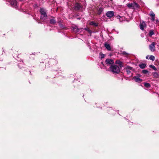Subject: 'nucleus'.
<instances>
[{
  "label": "nucleus",
  "instance_id": "obj_1",
  "mask_svg": "<svg viewBox=\"0 0 159 159\" xmlns=\"http://www.w3.org/2000/svg\"><path fill=\"white\" fill-rule=\"evenodd\" d=\"M110 70L114 73H118L120 72L119 67L116 65H111L110 67Z\"/></svg>",
  "mask_w": 159,
  "mask_h": 159
},
{
  "label": "nucleus",
  "instance_id": "obj_2",
  "mask_svg": "<svg viewBox=\"0 0 159 159\" xmlns=\"http://www.w3.org/2000/svg\"><path fill=\"white\" fill-rule=\"evenodd\" d=\"M40 12L41 14V19L43 20H45L47 17L45 10L43 8H41L40 9Z\"/></svg>",
  "mask_w": 159,
  "mask_h": 159
},
{
  "label": "nucleus",
  "instance_id": "obj_3",
  "mask_svg": "<svg viewBox=\"0 0 159 159\" xmlns=\"http://www.w3.org/2000/svg\"><path fill=\"white\" fill-rule=\"evenodd\" d=\"M156 43L155 42H152L149 45V47L150 50L152 52H154L155 50V45Z\"/></svg>",
  "mask_w": 159,
  "mask_h": 159
},
{
  "label": "nucleus",
  "instance_id": "obj_4",
  "mask_svg": "<svg viewBox=\"0 0 159 159\" xmlns=\"http://www.w3.org/2000/svg\"><path fill=\"white\" fill-rule=\"evenodd\" d=\"M72 30L75 33L80 32L83 30V29H79L76 26H73L72 27Z\"/></svg>",
  "mask_w": 159,
  "mask_h": 159
},
{
  "label": "nucleus",
  "instance_id": "obj_5",
  "mask_svg": "<svg viewBox=\"0 0 159 159\" xmlns=\"http://www.w3.org/2000/svg\"><path fill=\"white\" fill-rule=\"evenodd\" d=\"M82 6L79 3H76L74 6V9L75 10H78L82 8Z\"/></svg>",
  "mask_w": 159,
  "mask_h": 159
},
{
  "label": "nucleus",
  "instance_id": "obj_6",
  "mask_svg": "<svg viewBox=\"0 0 159 159\" xmlns=\"http://www.w3.org/2000/svg\"><path fill=\"white\" fill-rule=\"evenodd\" d=\"M106 16L107 17L111 18L114 15V13L113 11H108L106 13Z\"/></svg>",
  "mask_w": 159,
  "mask_h": 159
},
{
  "label": "nucleus",
  "instance_id": "obj_7",
  "mask_svg": "<svg viewBox=\"0 0 159 159\" xmlns=\"http://www.w3.org/2000/svg\"><path fill=\"white\" fill-rule=\"evenodd\" d=\"M139 26L140 29L141 30H143L144 28L146 27V25L144 21H142L140 22Z\"/></svg>",
  "mask_w": 159,
  "mask_h": 159
},
{
  "label": "nucleus",
  "instance_id": "obj_8",
  "mask_svg": "<svg viewBox=\"0 0 159 159\" xmlns=\"http://www.w3.org/2000/svg\"><path fill=\"white\" fill-rule=\"evenodd\" d=\"M10 2L11 5L13 7H16L17 5V2L16 0H10Z\"/></svg>",
  "mask_w": 159,
  "mask_h": 159
},
{
  "label": "nucleus",
  "instance_id": "obj_9",
  "mask_svg": "<svg viewBox=\"0 0 159 159\" xmlns=\"http://www.w3.org/2000/svg\"><path fill=\"white\" fill-rule=\"evenodd\" d=\"M149 15L151 18V20L152 21H154L155 20V15L154 13L152 11H151L150 12Z\"/></svg>",
  "mask_w": 159,
  "mask_h": 159
},
{
  "label": "nucleus",
  "instance_id": "obj_10",
  "mask_svg": "<svg viewBox=\"0 0 159 159\" xmlns=\"http://www.w3.org/2000/svg\"><path fill=\"white\" fill-rule=\"evenodd\" d=\"M105 62L108 65H111L114 63V61L113 60L109 59H106V60Z\"/></svg>",
  "mask_w": 159,
  "mask_h": 159
},
{
  "label": "nucleus",
  "instance_id": "obj_11",
  "mask_svg": "<svg viewBox=\"0 0 159 159\" xmlns=\"http://www.w3.org/2000/svg\"><path fill=\"white\" fill-rule=\"evenodd\" d=\"M104 46L106 48L108 51H110L111 50V47L110 45L107 43H104Z\"/></svg>",
  "mask_w": 159,
  "mask_h": 159
},
{
  "label": "nucleus",
  "instance_id": "obj_12",
  "mask_svg": "<svg viewBox=\"0 0 159 159\" xmlns=\"http://www.w3.org/2000/svg\"><path fill=\"white\" fill-rule=\"evenodd\" d=\"M97 13L98 15H100L102 12L103 9L102 7H98L97 8Z\"/></svg>",
  "mask_w": 159,
  "mask_h": 159
},
{
  "label": "nucleus",
  "instance_id": "obj_13",
  "mask_svg": "<svg viewBox=\"0 0 159 159\" xmlns=\"http://www.w3.org/2000/svg\"><path fill=\"white\" fill-rule=\"evenodd\" d=\"M133 79L136 82H140L142 81V79H140L139 77H136V76L134 77H133Z\"/></svg>",
  "mask_w": 159,
  "mask_h": 159
},
{
  "label": "nucleus",
  "instance_id": "obj_14",
  "mask_svg": "<svg viewBox=\"0 0 159 159\" xmlns=\"http://www.w3.org/2000/svg\"><path fill=\"white\" fill-rule=\"evenodd\" d=\"M89 25H91L94 26H95L97 27L98 26V23H96L94 21H91L90 22Z\"/></svg>",
  "mask_w": 159,
  "mask_h": 159
},
{
  "label": "nucleus",
  "instance_id": "obj_15",
  "mask_svg": "<svg viewBox=\"0 0 159 159\" xmlns=\"http://www.w3.org/2000/svg\"><path fill=\"white\" fill-rule=\"evenodd\" d=\"M139 66L140 68L141 69H144L146 67V65L145 63H141L139 65Z\"/></svg>",
  "mask_w": 159,
  "mask_h": 159
},
{
  "label": "nucleus",
  "instance_id": "obj_16",
  "mask_svg": "<svg viewBox=\"0 0 159 159\" xmlns=\"http://www.w3.org/2000/svg\"><path fill=\"white\" fill-rule=\"evenodd\" d=\"M127 6L129 8L134 9V6L133 3H128L127 5Z\"/></svg>",
  "mask_w": 159,
  "mask_h": 159
},
{
  "label": "nucleus",
  "instance_id": "obj_17",
  "mask_svg": "<svg viewBox=\"0 0 159 159\" xmlns=\"http://www.w3.org/2000/svg\"><path fill=\"white\" fill-rule=\"evenodd\" d=\"M133 3L134 9L135 8H139V5L136 3L134 2Z\"/></svg>",
  "mask_w": 159,
  "mask_h": 159
},
{
  "label": "nucleus",
  "instance_id": "obj_18",
  "mask_svg": "<svg viewBox=\"0 0 159 159\" xmlns=\"http://www.w3.org/2000/svg\"><path fill=\"white\" fill-rule=\"evenodd\" d=\"M56 21L54 19H51L50 20V23L52 24H54L56 23Z\"/></svg>",
  "mask_w": 159,
  "mask_h": 159
},
{
  "label": "nucleus",
  "instance_id": "obj_19",
  "mask_svg": "<svg viewBox=\"0 0 159 159\" xmlns=\"http://www.w3.org/2000/svg\"><path fill=\"white\" fill-rule=\"evenodd\" d=\"M154 34V32L153 30H150L149 31V35L150 36H152Z\"/></svg>",
  "mask_w": 159,
  "mask_h": 159
},
{
  "label": "nucleus",
  "instance_id": "obj_20",
  "mask_svg": "<svg viewBox=\"0 0 159 159\" xmlns=\"http://www.w3.org/2000/svg\"><path fill=\"white\" fill-rule=\"evenodd\" d=\"M149 59H150L152 61H154L155 60V57L153 55H151L149 56Z\"/></svg>",
  "mask_w": 159,
  "mask_h": 159
},
{
  "label": "nucleus",
  "instance_id": "obj_21",
  "mask_svg": "<svg viewBox=\"0 0 159 159\" xmlns=\"http://www.w3.org/2000/svg\"><path fill=\"white\" fill-rule=\"evenodd\" d=\"M149 67L152 68L154 70H157V68H156V67L153 65H150L149 66Z\"/></svg>",
  "mask_w": 159,
  "mask_h": 159
},
{
  "label": "nucleus",
  "instance_id": "obj_22",
  "mask_svg": "<svg viewBox=\"0 0 159 159\" xmlns=\"http://www.w3.org/2000/svg\"><path fill=\"white\" fill-rule=\"evenodd\" d=\"M116 63L119 65L120 66H121L122 63L119 60H117L116 61Z\"/></svg>",
  "mask_w": 159,
  "mask_h": 159
},
{
  "label": "nucleus",
  "instance_id": "obj_23",
  "mask_svg": "<svg viewBox=\"0 0 159 159\" xmlns=\"http://www.w3.org/2000/svg\"><path fill=\"white\" fill-rule=\"evenodd\" d=\"M144 85L147 88H148L150 86V84L149 83H145Z\"/></svg>",
  "mask_w": 159,
  "mask_h": 159
},
{
  "label": "nucleus",
  "instance_id": "obj_24",
  "mask_svg": "<svg viewBox=\"0 0 159 159\" xmlns=\"http://www.w3.org/2000/svg\"><path fill=\"white\" fill-rule=\"evenodd\" d=\"M84 29L87 31L90 34H91L92 33V31L88 28H85Z\"/></svg>",
  "mask_w": 159,
  "mask_h": 159
},
{
  "label": "nucleus",
  "instance_id": "obj_25",
  "mask_svg": "<svg viewBox=\"0 0 159 159\" xmlns=\"http://www.w3.org/2000/svg\"><path fill=\"white\" fill-rule=\"evenodd\" d=\"M126 69H127V70L129 69V70H132L133 69V68L130 67L129 66H126Z\"/></svg>",
  "mask_w": 159,
  "mask_h": 159
},
{
  "label": "nucleus",
  "instance_id": "obj_26",
  "mask_svg": "<svg viewBox=\"0 0 159 159\" xmlns=\"http://www.w3.org/2000/svg\"><path fill=\"white\" fill-rule=\"evenodd\" d=\"M143 73L146 74L148 73V71L146 70H142Z\"/></svg>",
  "mask_w": 159,
  "mask_h": 159
},
{
  "label": "nucleus",
  "instance_id": "obj_27",
  "mask_svg": "<svg viewBox=\"0 0 159 159\" xmlns=\"http://www.w3.org/2000/svg\"><path fill=\"white\" fill-rule=\"evenodd\" d=\"M100 58L101 59H102L104 57H105V55L103 54H101L100 55Z\"/></svg>",
  "mask_w": 159,
  "mask_h": 159
},
{
  "label": "nucleus",
  "instance_id": "obj_28",
  "mask_svg": "<svg viewBox=\"0 0 159 159\" xmlns=\"http://www.w3.org/2000/svg\"><path fill=\"white\" fill-rule=\"evenodd\" d=\"M126 71L128 74H129L131 73V71L130 70H129V69H126Z\"/></svg>",
  "mask_w": 159,
  "mask_h": 159
},
{
  "label": "nucleus",
  "instance_id": "obj_29",
  "mask_svg": "<svg viewBox=\"0 0 159 159\" xmlns=\"http://www.w3.org/2000/svg\"><path fill=\"white\" fill-rule=\"evenodd\" d=\"M154 75H158V74L156 72H155L154 73Z\"/></svg>",
  "mask_w": 159,
  "mask_h": 159
},
{
  "label": "nucleus",
  "instance_id": "obj_30",
  "mask_svg": "<svg viewBox=\"0 0 159 159\" xmlns=\"http://www.w3.org/2000/svg\"><path fill=\"white\" fill-rule=\"evenodd\" d=\"M123 53L124 55H126L127 54V53L125 52H123Z\"/></svg>",
  "mask_w": 159,
  "mask_h": 159
},
{
  "label": "nucleus",
  "instance_id": "obj_31",
  "mask_svg": "<svg viewBox=\"0 0 159 159\" xmlns=\"http://www.w3.org/2000/svg\"><path fill=\"white\" fill-rule=\"evenodd\" d=\"M148 57H149V56H147L146 57V59H149Z\"/></svg>",
  "mask_w": 159,
  "mask_h": 159
}]
</instances>
